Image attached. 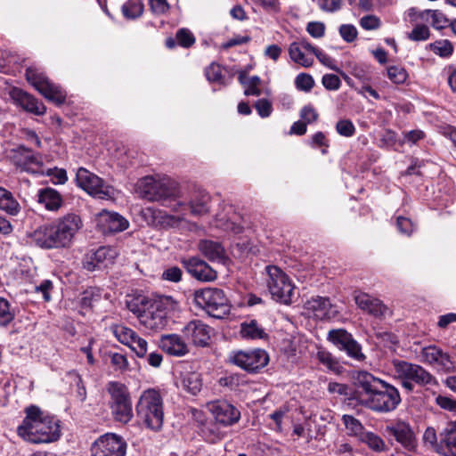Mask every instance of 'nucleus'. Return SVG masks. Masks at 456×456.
I'll return each instance as SVG.
<instances>
[{"label": "nucleus", "mask_w": 456, "mask_h": 456, "mask_svg": "<svg viewBox=\"0 0 456 456\" xmlns=\"http://www.w3.org/2000/svg\"><path fill=\"white\" fill-rule=\"evenodd\" d=\"M357 400L367 408L381 413L395 411L402 399L394 386L361 370L354 377Z\"/></svg>", "instance_id": "1"}, {"label": "nucleus", "mask_w": 456, "mask_h": 456, "mask_svg": "<svg viewBox=\"0 0 456 456\" xmlns=\"http://www.w3.org/2000/svg\"><path fill=\"white\" fill-rule=\"evenodd\" d=\"M82 227L83 222L80 216L69 213L54 224L39 226L29 234V238L42 248H67Z\"/></svg>", "instance_id": "2"}, {"label": "nucleus", "mask_w": 456, "mask_h": 456, "mask_svg": "<svg viewBox=\"0 0 456 456\" xmlns=\"http://www.w3.org/2000/svg\"><path fill=\"white\" fill-rule=\"evenodd\" d=\"M82 227L83 222L80 216L69 213L54 224L39 226L29 234V238L42 248H67Z\"/></svg>", "instance_id": "3"}, {"label": "nucleus", "mask_w": 456, "mask_h": 456, "mask_svg": "<svg viewBox=\"0 0 456 456\" xmlns=\"http://www.w3.org/2000/svg\"><path fill=\"white\" fill-rule=\"evenodd\" d=\"M18 435L31 444H47L57 441L61 436L59 420L44 415L37 406L26 409V417L17 428Z\"/></svg>", "instance_id": "4"}, {"label": "nucleus", "mask_w": 456, "mask_h": 456, "mask_svg": "<svg viewBox=\"0 0 456 456\" xmlns=\"http://www.w3.org/2000/svg\"><path fill=\"white\" fill-rule=\"evenodd\" d=\"M137 301L130 310L136 314L140 324L151 331L163 330L168 323L169 314L178 306L170 296H158L154 298L143 297Z\"/></svg>", "instance_id": "5"}, {"label": "nucleus", "mask_w": 456, "mask_h": 456, "mask_svg": "<svg viewBox=\"0 0 456 456\" xmlns=\"http://www.w3.org/2000/svg\"><path fill=\"white\" fill-rule=\"evenodd\" d=\"M140 195L150 200L160 202L162 206L172 211H179L180 208L185 209L184 204L179 200L181 191L179 185L169 179H156L145 176L138 182Z\"/></svg>", "instance_id": "6"}, {"label": "nucleus", "mask_w": 456, "mask_h": 456, "mask_svg": "<svg viewBox=\"0 0 456 456\" xmlns=\"http://www.w3.org/2000/svg\"><path fill=\"white\" fill-rule=\"evenodd\" d=\"M137 417L146 428L159 432L164 423V403L159 391L149 388L143 391L135 406Z\"/></svg>", "instance_id": "7"}, {"label": "nucleus", "mask_w": 456, "mask_h": 456, "mask_svg": "<svg viewBox=\"0 0 456 456\" xmlns=\"http://www.w3.org/2000/svg\"><path fill=\"white\" fill-rule=\"evenodd\" d=\"M106 390L110 395L109 406L113 419L122 424L128 423L134 417L129 390L118 381H110Z\"/></svg>", "instance_id": "8"}, {"label": "nucleus", "mask_w": 456, "mask_h": 456, "mask_svg": "<svg viewBox=\"0 0 456 456\" xmlns=\"http://www.w3.org/2000/svg\"><path fill=\"white\" fill-rule=\"evenodd\" d=\"M262 274L272 298L289 305L292 302L295 287L288 275L275 265H267Z\"/></svg>", "instance_id": "9"}, {"label": "nucleus", "mask_w": 456, "mask_h": 456, "mask_svg": "<svg viewBox=\"0 0 456 456\" xmlns=\"http://www.w3.org/2000/svg\"><path fill=\"white\" fill-rule=\"evenodd\" d=\"M194 301L198 306L215 318H221L229 312L228 299L219 289L207 288L196 290Z\"/></svg>", "instance_id": "10"}, {"label": "nucleus", "mask_w": 456, "mask_h": 456, "mask_svg": "<svg viewBox=\"0 0 456 456\" xmlns=\"http://www.w3.org/2000/svg\"><path fill=\"white\" fill-rule=\"evenodd\" d=\"M76 182L79 188L94 198L110 200L114 198V188L85 167H79L76 173Z\"/></svg>", "instance_id": "11"}, {"label": "nucleus", "mask_w": 456, "mask_h": 456, "mask_svg": "<svg viewBox=\"0 0 456 456\" xmlns=\"http://www.w3.org/2000/svg\"><path fill=\"white\" fill-rule=\"evenodd\" d=\"M127 444L124 438L113 433L98 437L91 445V456H126Z\"/></svg>", "instance_id": "12"}, {"label": "nucleus", "mask_w": 456, "mask_h": 456, "mask_svg": "<svg viewBox=\"0 0 456 456\" xmlns=\"http://www.w3.org/2000/svg\"><path fill=\"white\" fill-rule=\"evenodd\" d=\"M394 369L402 379H410L419 386L436 385V378L422 366L406 361H394Z\"/></svg>", "instance_id": "13"}, {"label": "nucleus", "mask_w": 456, "mask_h": 456, "mask_svg": "<svg viewBox=\"0 0 456 456\" xmlns=\"http://www.w3.org/2000/svg\"><path fill=\"white\" fill-rule=\"evenodd\" d=\"M419 360L437 371L452 372L456 367L450 355L435 345L424 346L418 354Z\"/></svg>", "instance_id": "14"}, {"label": "nucleus", "mask_w": 456, "mask_h": 456, "mask_svg": "<svg viewBox=\"0 0 456 456\" xmlns=\"http://www.w3.org/2000/svg\"><path fill=\"white\" fill-rule=\"evenodd\" d=\"M12 160L21 171L31 174H45L42 157L32 150L19 146L12 151Z\"/></svg>", "instance_id": "15"}, {"label": "nucleus", "mask_w": 456, "mask_h": 456, "mask_svg": "<svg viewBox=\"0 0 456 456\" xmlns=\"http://www.w3.org/2000/svg\"><path fill=\"white\" fill-rule=\"evenodd\" d=\"M181 332L188 345L206 347L209 346L213 330L201 320H191L183 327Z\"/></svg>", "instance_id": "16"}, {"label": "nucleus", "mask_w": 456, "mask_h": 456, "mask_svg": "<svg viewBox=\"0 0 456 456\" xmlns=\"http://www.w3.org/2000/svg\"><path fill=\"white\" fill-rule=\"evenodd\" d=\"M328 340L339 350L345 351L349 357L356 361L365 359L360 344L354 339L353 336L346 330L338 329L330 330L328 333Z\"/></svg>", "instance_id": "17"}, {"label": "nucleus", "mask_w": 456, "mask_h": 456, "mask_svg": "<svg viewBox=\"0 0 456 456\" xmlns=\"http://www.w3.org/2000/svg\"><path fill=\"white\" fill-rule=\"evenodd\" d=\"M385 435L388 437H394L403 448L408 451L414 450L416 440L411 426L404 421H396L387 425Z\"/></svg>", "instance_id": "18"}, {"label": "nucleus", "mask_w": 456, "mask_h": 456, "mask_svg": "<svg viewBox=\"0 0 456 456\" xmlns=\"http://www.w3.org/2000/svg\"><path fill=\"white\" fill-rule=\"evenodd\" d=\"M181 263L186 271L198 281L208 282L215 281L217 277L216 272L198 256L183 258Z\"/></svg>", "instance_id": "19"}, {"label": "nucleus", "mask_w": 456, "mask_h": 456, "mask_svg": "<svg viewBox=\"0 0 456 456\" xmlns=\"http://www.w3.org/2000/svg\"><path fill=\"white\" fill-rule=\"evenodd\" d=\"M354 301L361 310L376 318H386L392 314L391 310L381 300L367 293L355 294Z\"/></svg>", "instance_id": "20"}, {"label": "nucleus", "mask_w": 456, "mask_h": 456, "mask_svg": "<svg viewBox=\"0 0 456 456\" xmlns=\"http://www.w3.org/2000/svg\"><path fill=\"white\" fill-rule=\"evenodd\" d=\"M8 94L16 105L28 112L44 115L46 111V108L42 102L19 87H11Z\"/></svg>", "instance_id": "21"}, {"label": "nucleus", "mask_w": 456, "mask_h": 456, "mask_svg": "<svg viewBox=\"0 0 456 456\" xmlns=\"http://www.w3.org/2000/svg\"><path fill=\"white\" fill-rule=\"evenodd\" d=\"M183 208H180L179 211H173L175 214H167L161 210L149 208L151 214L153 224L163 229L181 228L186 225V214Z\"/></svg>", "instance_id": "22"}, {"label": "nucleus", "mask_w": 456, "mask_h": 456, "mask_svg": "<svg viewBox=\"0 0 456 456\" xmlns=\"http://www.w3.org/2000/svg\"><path fill=\"white\" fill-rule=\"evenodd\" d=\"M116 256L117 252L114 248L100 247L95 251L86 255L83 265L87 271L93 272L96 269L107 267L113 263Z\"/></svg>", "instance_id": "23"}, {"label": "nucleus", "mask_w": 456, "mask_h": 456, "mask_svg": "<svg viewBox=\"0 0 456 456\" xmlns=\"http://www.w3.org/2000/svg\"><path fill=\"white\" fill-rule=\"evenodd\" d=\"M208 408L216 422L224 426L232 425L240 419V411L226 401L212 402Z\"/></svg>", "instance_id": "24"}, {"label": "nucleus", "mask_w": 456, "mask_h": 456, "mask_svg": "<svg viewBox=\"0 0 456 456\" xmlns=\"http://www.w3.org/2000/svg\"><path fill=\"white\" fill-rule=\"evenodd\" d=\"M159 346L167 354L176 357L184 356L190 352L183 336L175 333L162 335L159 338Z\"/></svg>", "instance_id": "25"}, {"label": "nucleus", "mask_w": 456, "mask_h": 456, "mask_svg": "<svg viewBox=\"0 0 456 456\" xmlns=\"http://www.w3.org/2000/svg\"><path fill=\"white\" fill-rule=\"evenodd\" d=\"M187 215L190 213L193 216H201L209 213L211 206V196L204 190H196L190 197L188 203H184Z\"/></svg>", "instance_id": "26"}, {"label": "nucleus", "mask_w": 456, "mask_h": 456, "mask_svg": "<svg viewBox=\"0 0 456 456\" xmlns=\"http://www.w3.org/2000/svg\"><path fill=\"white\" fill-rule=\"evenodd\" d=\"M227 362L247 372L254 373L256 370V349L232 350L228 355Z\"/></svg>", "instance_id": "27"}, {"label": "nucleus", "mask_w": 456, "mask_h": 456, "mask_svg": "<svg viewBox=\"0 0 456 456\" xmlns=\"http://www.w3.org/2000/svg\"><path fill=\"white\" fill-rule=\"evenodd\" d=\"M439 452L444 456H456V422L449 421L439 433Z\"/></svg>", "instance_id": "28"}, {"label": "nucleus", "mask_w": 456, "mask_h": 456, "mask_svg": "<svg viewBox=\"0 0 456 456\" xmlns=\"http://www.w3.org/2000/svg\"><path fill=\"white\" fill-rule=\"evenodd\" d=\"M197 247L200 254L210 262L222 263L226 257L224 247L216 240H200Z\"/></svg>", "instance_id": "29"}, {"label": "nucleus", "mask_w": 456, "mask_h": 456, "mask_svg": "<svg viewBox=\"0 0 456 456\" xmlns=\"http://www.w3.org/2000/svg\"><path fill=\"white\" fill-rule=\"evenodd\" d=\"M99 224L104 232H119L128 228V221L116 212L102 211L99 216Z\"/></svg>", "instance_id": "30"}, {"label": "nucleus", "mask_w": 456, "mask_h": 456, "mask_svg": "<svg viewBox=\"0 0 456 456\" xmlns=\"http://www.w3.org/2000/svg\"><path fill=\"white\" fill-rule=\"evenodd\" d=\"M330 299L320 296L313 297L305 303V309L319 320L330 318Z\"/></svg>", "instance_id": "31"}, {"label": "nucleus", "mask_w": 456, "mask_h": 456, "mask_svg": "<svg viewBox=\"0 0 456 456\" xmlns=\"http://www.w3.org/2000/svg\"><path fill=\"white\" fill-rule=\"evenodd\" d=\"M37 201L49 211L59 210L63 203L61 195L51 187L40 189L37 192Z\"/></svg>", "instance_id": "32"}, {"label": "nucleus", "mask_w": 456, "mask_h": 456, "mask_svg": "<svg viewBox=\"0 0 456 456\" xmlns=\"http://www.w3.org/2000/svg\"><path fill=\"white\" fill-rule=\"evenodd\" d=\"M180 387L195 395L202 387L201 375L196 371H186L181 374Z\"/></svg>", "instance_id": "33"}, {"label": "nucleus", "mask_w": 456, "mask_h": 456, "mask_svg": "<svg viewBox=\"0 0 456 456\" xmlns=\"http://www.w3.org/2000/svg\"><path fill=\"white\" fill-rule=\"evenodd\" d=\"M0 209L10 216H18L21 207L13 194L4 187L0 186Z\"/></svg>", "instance_id": "34"}, {"label": "nucleus", "mask_w": 456, "mask_h": 456, "mask_svg": "<svg viewBox=\"0 0 456 456\" xmlns=\"http://www.w3.org/2000/svg\"><path fill=\"white\" fill-rule=\"evenodd\" d=\"M38 92L46 99L53 102L57 105L64 103L66 100L65 91L50 80L45 82V85L38 90Z\"/></svg>", "instance_id": "35"}, {"label": "nucleus", "mask_w": 456, "mask_h": 456, "mask_svg": "<svg viewBox=\"0 0 456 456\" xmlns=\"http://www.w3.org/2000/svg\"><path fill=\"white\" fill-rule=\"evenodd\" d=\"M289 54L290 59L297 64L308 68L314 63V57L307 53L305 51H303L298 45L296 44H290L289 46Z\"/></svg>", "instance_id": "36"}, {"label": "nucleus", "mask_w": 456, "mask_h": 456, "mask_svg": "<svg viewBox=\"0 0 456 456\" xmlns=\"http://www.w3.org/2000/svg\"><path fill=\"white\" fill-rule=\"evenodd\" d=\"M110 330L115 338L125 346H128L133 342V339L136 338L137 333L124 325L113 324L110 327Z\"/></svg>", "instance_id": "37"}, {"label": "nucleus", "mask_w": 456, "mask_h": 456, "mask_svg": "<svg viewBox=\"0 0 456 456\" xmlns=\"http://www.w3.org/2000/svg\"><path fill=\"white\" fill-rule=\"evenodd\" d=\"M360 440L366 444L370 449L374 452H381L388 450V447L385 444L384 440L373 432H364L361 434Z\"/></svg>", "instance_id": "38"}, {"label": "nucleus", "mask_w": 456, "mask_h": 456, "mask_svg": "<svg viewBox=\"0 0 456 456\" xmlns=\"http://www.w3.org/2000/svg\"><path fill=\"white\" fill-rule=\"evenodd\" d=\"M420 17L426 20L431 19V25L436 29L445 28L449 20L440 10H425L421 12Z\"/></svg>", "instance_id": "39"}, {"label": "nucleus", "mask_w": 456, "mask_h": 456, "mask_svg": "<svg viewBox=\"0 0 456 456\" xmlns=\"http://www.w3.org/2000/svg\"><path fill=\"white\" fill-rule=\"evenodd\" d=\"M316 359L329 370L335 373L340 372L341 366L339 365L337 359L330 352L324 349H318L316 353Z\"/></svg>", "instance_id": "40"}, {"label": "nucleus", "mask_w": 456, "mask_h": 456, "mask_svg": "<svg viewBox=\"0 0 456 456\" xmlns=\"http://www.w3.org/2000/svg\"><path fill=\"white\" fill-rule=\"evenodd\" d=\"M121 10L126 18L136 19L142 14L144 5L141 0H128L122 5Z\"/></svg>", "instance_id": "41"}, {"label": "nucleus", "mask_w": 456, "mask_h": 456, "mask_svg": "<svg viewBox=\"0 0 456 456\" xmlns=\"http://www.w3.org/2000/svg\"><path fill=\"white\" fill-rule=\"evenodd\" d=\"M26 78L37 91L49 80L44 72L36 67H28L26 69Z\"/></svg>", "instance_id": "42"}, {"label": "nucleus", "mask_w": 456, "mask_h": 456, "mask_svg": "<svg viewBox=\"0 0 456 456\" xmlns=\"http://www.w3.org/2000/svg\"><path fill=\"white\" fill-rule=\"evenodd\" d=\"M101 297L99 289L89 288L81 294L79 303L83 308H92L96 302L100 301Z\"/></svg>", "instance_id": "43"}, {"label": "nucleus", "mask_w": 456, "mask_h": 456, "mask_svg": "<svg viewBox=\"0 0 456 456\" xmlns=\"http://www.w3.org/2000/svg\"><path fill=\"white\" fill-rule=\"evenodd\" d=\"M248 70H241L239 72L238 79L244 87V94L246 95L256 94V76L248 77Z\"/></svg>", "instance_id": "44"}, {"label": "nucleus", "mask_w": 456, "mask_h": 456, "mask_svg": "<svg viewBox=\"0 0 456 456\" xmlns=\"http://www.w3.org/2000/svg\"><path fill=\"white\" fill-rule=\"evenodd\" d=\"M429 48L436 54L444 58L451 56L453 52L452 44L447 39L436 41L429 45Z\"/></svg>", "instance_id": "45"}, {"label": "nucleus", "mask_w": 456, "mask_h": 456, "mask_svg": "<svg viewBox=\"0 0 456 456\" xmlns=\"http://www.w3.org/2000/svg\"><path fill=\"white\" fill-rule=\"evenodd\" d=\"M15 317L14 311L11 309L9 302L0 297V325L6 326Z\"/></svg>", "instance_id": "46"}, {"label": "nucleus", "mask_w": 456, "mask_h": 456, "mask_svg": "<svg viewBox=\"0 0 456 456\" xmlns=\"http://www.w3.org/2000/svg\"><path fill=\"white\" fill-rule=\"evenodd\" d=\"M387 77L394 84H403L407 77L408 73L403 67L390 66L387 68Z\"/></svg>", "instance_id": "47"}, {"label": "nucleus", "mask_w": 456, "mask_h": 456, "mask_svg": "<svg viewBox=\"0 0 456 456\" xmlns=\"http://www.w3.org/2000/svg\"><path fill=\"white\" fill-rule=\"evenodd\" d=\"M240 335L243 339H255L256 338V321L250 320L241 322Z\"/></svg>", "instance_id": "48"}, {"label": "nucleus", "mask_w": 456, "mask_h": 456, "mask_svg": "<svg viewBox=\"0 0 456 456\" xmlns=\"http://www.w3.org/2000/svg\"><path fill=\"white\" fill-rule=\"evenodd\" d=\"M343 422L352 435L359 436L361 437V434L364 433L362 425L354 417L351 415H344Z\"/></svg>", "instance_id": "49"}, {"label": "nucleus", "mask_w": 456, "mask_h": 456, "mask_svg": "<svg viewBox=\"0 0 456 456\" xmlns=\"http://www.w3.org/2000/svg\"><path fill=\"white\" fill-rule=\"evenodd\" d=\"M179 45L188 48L195 43L193 34L188 28H180L175 35Z\"/></svg>", "instance_id": "50"}, {"label": "nucleus", "mask_w": 456, "mask_h": 456, "mask_svg": "<svg viewBox=\"0 0 456 456\" xmlns=\"http://www.w3.org/2000/svg\"><path fill=\"white\" fill-rule=\"evenodd\" d=\"M205 73H206L207 79L209 82H217L222 85L224 84V80L222 76V69L218 64L211 63L206 69Z\"/></svg>", "instance_id": "51"}, {"label": "nucleus", "mask_w": 456, "mask_h": 456, "mask_svg": "<svg viewBox=\"0 0 456 456\" xmlns=\"http://www.w3.org/2000/svg\"><path fill=\"white\" fill-rule=\"evenodd\" d=\"M430 37V31L426 25H417L408 35L409 39L412 41H425Z\"/></svg>", "instance_id": "52"}, {"label": "nucleus", "mask_w": 456, "mask_h": 456, "mask_svg": "<svg viewBox=\"0 0 456 456\" xmlns=\"http://www.w3.org/2000/svg\"><path fill=\"white\" fill-rule=\"evenodd\" d=\"M132 351L135 353V354L142 358L146 356L147 351H148V343L147 341L136 335V338L133 339V342L128 346Z\"/></svg>", "instance_id": "53"}, {"label": "nucleus", "mask_w": 456, "mask_h": 456, "mask_svg": "<svg viewBox=\"0 0 456 456\" xmlns=\"http://www.w3.org/2000/svg\"><path fill=\"white\" fill-rule=\"evenodd\" d=\"M337 132L346 137H351L355 133V127L353 122L349 119H341L336 125Z\"/></svg>", "instance_id": "54"}, {"label": "nucleus", "mask_w": 456, "mask_h": 456, "mask_svg": "<svg viewBox=\"0 0 456 456\" xmlns=\"http://www.w3.org/2000/svg\"><path fill=\"white\" fill-rule=\"evenodd\" d=\"M295 83L297 89L305 92H309L314 85L312 76L305 73L297 75Z\"/></svg>", "instance_id": "55"}, {"label": "nucleus", "mask_w": 456, "mask_h": 456, "mask_svg": "<svg viewBox=\"0 0 456 456\" xmlns=\"http://www.w3.org/2000/svg\"><path fill=\"white\" fill-rule=\"evenodd\" d=\"M341 37L347 43H351L357 37V29L354 25L343 24L339 27Z\"/></svg>", "instance_id": "56"}, {"label": "nucleus", "mask_w": 456, "mask_h": 456, "mask_svg": "<svg viewBox=\"0 0 456 456\" xmlns=\"http://www.w3.org/2000/svg\"><path fill=\"white\" fill-rule=\"evenodd\" d=\"M360 25L365 30H375L380 27L381 21L376 15H366L361 18Z\"/></svg>", "instance_id": "57"}, {"label": "nucleus", "mask_w": 456, "mask_h": 456, "mask_svg": "<svg viewBox=\"0 0 456 456\" xmlns=\"http://www.w3.org/2000/svg\"><path fill=\"white\" fill-rule=\"evenodd\" d=\"M306 31L314 38H321L325 33V25L321 21H311L306 26Z\"/></svg>", "instance_id": "58"}, {"label": "nucleus", "mask_w": 456, "mask_h": 456, "mask_svg": "<svg viewBox=\"0 0 456 456\" xmlns=\"http://www.w3.org/2000/svg\"><path fill=\"white\" fill-rule=\"evenodd\" d=\"M323 86L328 90H338L340 87L341 82L339 77L334 74H326L322 79Z\"/></svg>", "instance_id": "59"}, {"label": "nucleus", "mask_w": 456, "mask_h": 456, "mask_svg": "<svg viewBox=\"0 0 456 456\" xmlns=\"http://www.w3.org/2000/svg\"><path fill=\"white\" fill-rule=\"evenodd\" d=\"M396 225H397L398 231L402 234H404L407 236L411 235L414 229V225H413L412 222L409 218H406L403 216L397 217Z\"/></svg>", "instance_id": "60"}, {"label": "nucleus", "mask_w": 456, "mask_h": 456, "mask_svg": "<svg viewBox=\"0 0 456 456\" xmlns=\"http://www.w3.org/2000/svg\"><path fill=\"white\" fill-rule=\"evenodd\" d=\"M436 402L442 409L456 413V399L449 396L438 395L436 398Z\"/></svg>", "instance_id": "61"}, {"label": "nucleus", "mask_w": 456, "mask_h": 456, "mask_svg": "<svg viewBox=\"0 0 456 456\" xmlns=\"http://www.w3.org/2000/svg\"><path fill=\"white\" fill-rule=\"evenodd\" d=\"M110 362L118 370H125L128 367L126 357L119 353H112L110 354Z\"/></svg>", "instance_id": "62"}, {"label": "nucleus", "mask_w": 456, "mask_h": 456, "mask_svg": "<svg viewBox=\"0 0 456 456\" xmlns=\"http://www.w3.org/2000/svg\"><path fill=\"white\" fill-rule=\"evenodd\" d=\"M46 175L53 177V182L55 184H63L67 182V173L64 169L53 168L47 169Z\"/></svg>", "instance_id": "63"}, {"label": "nucleus", "mask_w": 456, "mask_h": 456, "mask_svg": "<svg viewBox=\"0 0 456 456\" xmlns=\"http://www.w3.org/2000/svg\"><path fill=\"white\" fill-rule=\"evenodd\" d=\"M273 101L263 98L258 100V116L268 118L273 112Z\"/></svg>", "instance_id": "64"}]
</instances>
